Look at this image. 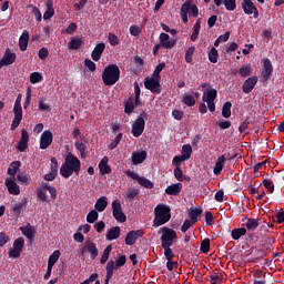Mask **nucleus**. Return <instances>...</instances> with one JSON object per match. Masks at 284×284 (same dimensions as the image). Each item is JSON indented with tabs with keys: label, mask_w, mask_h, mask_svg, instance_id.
Masks as SVG:
<instances>
[{
	"label": "nucleus",
	"mask_w": 284,
	"mask_h": 284,
	"mask_svg": "<svg viewBox=\"0 0 284 284\" xmlns=\"http://www.w3.org/2000/svg\"><path fill=\"white\" fill-rule=\"evenodd\" d=\"M81 172V160L72 154V152L68 153L64 159V163L60 168V174L63 179H70L73 174L79 176Z\"/></svg>",
	"instance_id": "obj_1"
},
{
	"label": "nucleus",
	"mask_w": 284,
	"mask_h": 284,
	"mask_svg": "<svg viewBox=\"0 0 284 284\" xmlns=\"http://www.w3.org/2000/svg\"><path fill=\"white\" fill-rule=\"evenodd\" d=\"M172 219V209L170 205L160 203L154 209L153 227H161Z\"/></svg>",
	"instance_id": "obj_2"
},
{
	"label": "nucleus",
	"mask_w": 284,
	"mask_h": 284,
	"mask_svg": "<svg viewBox=\"0 0 284 284\" xmlns=\"http://www.w3.org/2000/svg\"><path fill=\"white\" fill-rule=\"evenodd\" d=\"M121 79V70L116 64H109L102 72V81L104 85H116V82Z\"/></svg>",
	"instance_id": "obj_3"
},
{
	"label": "nucleus",
	"mask_w": 284,
	"mask_h": 284,
	"mask_svg": "<svg viewBox=\"0 0 284 284\" xmlns=\"http://www.w3.org/2000/svg\"><path fill=\"white\" fill-rule=\"evenodd\" d=\"M160 232L162 233L160 241H161V247H172L174 245V239H176V231L163 226L160 229Z\"/></svg>",
	"instance_id": "obj_4"
},
{
	"label": "nucleus",
	"mask_w": 284,
	"mask_h": 284,
	"mask_svg": "<svg viewBox=\"0 0 284 284\" xmlns=\"http://www.w3.org/2000/svg\"><path fill=\"white\" fill-rule=\"evenodd\" d=\"M159 39L160 43L153 47V54H159V50H161V48H163V50H172V48L176 45V39L170 38V34L168 33L162 32Z\"/></svg>",
	"instance_id": "obj_5"
},
{
	"label": "nucleus",
	"mask_w": 284,
	"mask_h": 284,
	"mask_svg": "<svg viewBox=\"0 0 284 284\" xmlns=\"http://www.w3.org/2000/svg\"><path fill=\"white\" fill-rule=\"evenodd\" d=\"M111 207L113 217L118 223H125V221H128V216L123 212V206H121V201L119 199L112 202Z\"/></svg>",
	"instance_id": "obj_6"
},
{
	"label": "nucleus",
	"mask_w": 284,
	"mask_h": 284,
	"mask_svg": "<svg viewBox=\"0 0 284 284\" xmlns=\"http://www.w3.org/2000/svg\"><path fill=\"white\" fill-rule=\"evenodd\" d=\"M144 88L150 90L153 94H161V79L160 78H145Z\"/></svg>",
	"instance_id": "obj_7"
},
{
	"label": "nucleus",
	"mask_w": 284,
	"mask_h": 284,
	"mask_svg": "<svg viewBox=\"0 0 284 284\" xmlns=\"http://www.w3.org/2000/svg\"><path fill=\"white\" fill-rule=\"evenodd\" d=\"M23 245H26V240H23V237L14 240L13 248L8 253L9 258H19L21 256V252H23Z\"/></svg>",
	"instance_id": "obj_8"
},
{
	"label": "nucleus",
	"mask_w": 284,
	"mask_h": 284,
	"mask_svg": "<svg viewBox=\"0 0 284 284\" xmlns=\"http://www.w3.org/2000/svg\"><path fill=\"white\" fill-rule=\"evenodd\" d=\"M242 10L244 14L252 16L253 19H258V8H256V4L252 0H242Z\"/></svg>",
	"instance_id": "obj_9"
},
{
	"label": "nucleus",
	"mask_w": 284,
	"mask_h": 284,
	"mask_svg": "<svg viewBox=\"0 0 284 284\" xmlns=\"http://www.w3.org/2000/svg\"><path fill=\"white\" fill-rule=\"evenodd\" d=\"M145 116V112H143L133 123L132 125V134L135 138L141 136V134H143L144 130H145V119L143 118Z\"/></svg>",
	"instance_id": "obj_10"
},
{
	"label": "nucleus",
	"mask_w": 284,
	"mask_h": 284,
	"mask_svg": "<svg viewBox=\"0 0 284 284\" xmlns=\"http://www.w3.org/2000/svg\"><path fill=\"white\" fill-rule=\"evenodd\" d=\"M202 88H210L209 90L203 92L202 101L204 103H210L216 100V97H219V92L216 89H212V85L209 83H203Z\"/></svg>",
	"instance_id": "obj_11"
},
{
	"label": "nucleus",
	"mask_w": 284,
	"mask_h": 284,
	"mask_svg": "<svg viewBox=\"0 0 284 284\" xmlns=\"http://www.w3.org/2000/svg\"><path fill=\"white\" fill-rule=\"evenodd\" d=\"M52 141H54V135L52 134V131L45 130L42 132L40 136V150H48L50 145H52Z\"/></svg>",
	"instance_id": "obj_12"
},
{
	"label": "nucleus",
	"mask_w": 284,
	"mask_h": 284,
	"mask_svg": "<svg viewBox=\"0 0 284 284\" xmlns=\"http://www.w3.org/2000/svg\"><path fill=\"white\" fill-rule=\"evenodd\" d=\"M262 62H263L262 79L263 81H270V79H272V74L274 73V67L272 65V61L267 58H264Z\"/></svg>",
	"instance_id": "obj_13"
},
{
	"label": "nucleus",
	"mask_w": 284,
	"mask_h": 284,
	"mask_svg": "<svg viewBox=\"0 0 284 284\" xmlns=\"http://www.w3.org/2000/svg\"><path fill=\"white\" fill-rule=\"evenodd\" d=\"M59 174V161L57 158H51V169L50 172L44 174V181H54Z\"/></svg>",
	"instance_id": "obj_14"
},
{
	"label": "nucleus",
	"mask_w": 284,
	"mask_h": 284,
	"mask_svg": "<svg viewBox=\"0 0 284 284\" xmlns=\"http://www.w3.org/2000/svg\"><path fill=\"white\" fill-rule=\"evenodd\" d=\"M256 83H258V78L256 75L247 78L242 87L244 94H250V92L256 88Z\"/></svg>",
	"instance_id": "obj_15"
},
{
	"label": "nucleus",
	"mask_w": 284,
	"mask_h": 284,
	"mask_svg": "<svg viewBox=\"0 0 284 284\" xmlns=\"http://www.w3.org/2000/svg\"><path fill=\"white\" fill-rule=\"evenodd\" d=\"M145 159H148V151H134L131 155L132 165H141Z\"/></svg>",
	"instance_id": "obj_16"
},
{
	"label": "nucleus",
	"mask_w": 284,
	"mask_h": 284,
	"mask_svg": "<svg viewBox=\"0 0 284 284\" xmlns=\"http://www.w3.org/2000/svg\"><path fill=\"white\" fill-rule=\"evenodd\" d=\"M141 236H143V232L140 230L130 231L125 236V245H134Z\"/></svg>",
	"instance_id": "obj_17"
},
{
	"label": "nucleus",
	"mask_w": 284,
	"mask_h": 284,
	"mask_svg": "<svg viewBox=\"0 0 284 284\" xmlns=\"http://www.w3.org/2000/svg\"><path fill=\"white\" fill-rule=\"evenodd\" d=\"M103 52H105V43L100 42L94 47V49L91 53L92 60L93 61H101V57H103Z\"/></svg>",
	"instance_id": "obj_18"
},
{
	"label": "nucleus",
	"mask_w": 284,
	"mask_h": 284,
	"mask_svg": "<svg viewBox=\"0 0 284 284\" xmlns=\"http://www.w3.org/2000/svg\"><path fill=\"white\" fill-rule=\"evenodd\" d=\"M181 190H183L182 183L171 184L165 189V194L169 196H179L181 194Z\"/></svg>",
	"instance_id": "obj_19"
},
{
	"label": "nucleus",
	"mask_w": 284,
	"mask_h": 284,
	"mask_svg": "<svg viewBox=\"0 0 284 284\" xmlns=\"http://www.w3.org/2000/svg\"><path fill=\"white\" fill-rule=\"evenodd\" d=\"M4 183L7 185L9 194H13L14 196H19V194H21V190L17 185V182L11 179H7Z\"/></svg>",
	"instance_id": "obj_20"
},
{
	"label": "nucleus",
	"mask_w": 284,
	"mask_h": 284,
	"mask_svg": "<svg viewBox=\"0 0 284 284\" xmlns=\"http://www.w3.org/2000/svg\"><path fill=\"white\" fill-rule=\"evenodd\" d=\"M1 61L4 65H12L17 61V53H12L10 49H7Z\"/></svg>",
	"instance_id": "obj_21"
},
{
	"label": "nucleus",
	"mask_w": 284,
	"mask_h": 284,
	"mask_svg": "<svg viewBox=\"0 0 284 284\" xmlns=\"http://www.w3.org/2000/svg\"><path fill=\"white\" fill-rule=\"evenodd\" d=\"M29 41H30V33L24 30L19 39V48H20L21 52H26V50H28Z\"/></svg>",
	"instance_id": "obj_22"
},
{
	"label": "nucleus",
	"mask_w": 284,
	"mask_h": 284,
	"mask_svg": "<svg viewBox=\"0 0 284 284\" xmlns=\"http://www.w3.org/2000/svg\"><path fill=\"white\" fill-rule=\"evenodd\" d=\"M87 252H89L92 261L99 256V248L97 247V244L91 240H87Z\"/></svg>",
	"instance_id": "obj_23"
},
{
	"label": "nucleus",
	"mask_w": 284,
	"mask_h": 284,
	"mask_svg": "<svg viewBox=\"0 0 284 284\" xmlns=\"http://www.w3.org/2000/svg\"><path fill=\"white\" fill-rule=\"evenodd\" d=\"M110 160L108 156H104L100 162H99V170L101 174H112V168L108 164Z\"/></svg>",
	"instance_id": "obj_24"
},
{
	"label": "nucleus",
	"mask_w": 284,
	"mask_h": 284,
	"mask_svg": "<svg viewBox=\"0 0 284 284\" xmlns=\"http://www.w3.org/2000/svg\"><path fill=\"white\" fill-rule=\"evenodd\" d=\"M45 6L47 10L43 13V19L44 21H48L54 17V3L52 2V0H48L45 2Z\"/></svg>",
	"instance_id": "obj_25"
},
{
	"label": "nucleus",
	"mask_w": 284,
	"mask_h": 284,
	"mask_svg": "<svg viewBox=\"0 0 284 284\" xmlns=\"http://www.w3.org/2000/svg\"><path fill=\"white\" fill-rule=\"evenodd\" d=\"M121 236V227L115 226V227H111L108 232H106V241H116V239H119Z\"/></svg>",
	"instance_id": "obj_26"
},
{
	"label": "nucleus",
	"mask_w": 284,
	"mask_h": 284,
	"mask_svg": "<svg viewBox=\"0 0 284 284\" xmlns=\"http://www.w3.org/2000/svg\"><path fill=\"white\" fill-rule=\"evenodd\" d=\"M223 168H225V155H221L217 158L214 169H213V173L219 176V174H221V172H223Z\"/></svg>",
	"instance_id": "obj_27"
},
{
	"label": "nucleus",
	"mask_w": 284,
	"mask_h": 284,
	"mask_svg": "<svg viewBox=\"0 0 284 284\" xmlns=\"http://www.w3.org/2000/svg\"><path fill=\"white\" fill-rule=\"evenodd\" d=\"M14 118L11 123V130H17L23 120V112L21 111H13Z\"/></svg>",
	"instance_id": "obj_28"
},
{
	"label": "nucleus",
	"mask_w": 284,
	"mask_h": 284,
	"mask_svg": "<svg viewBox=\"0 0 284 284\" xmlns=\"http://www.w3.org/2000/svg\"><path fill=\"white\" fill-rule=\"evenodd\" d=\"M95 211L97 212H105V207H108V197L101 196L95 202Z\"/></svg>",
	"instance_id": "obj_29"
},
{
	"label": "nucleus",
	"mask_w": 284,
	"mask_h": 284,
	"mask_svg": "<svg viewBox=\"0 0 284 284\" xmlns=\"http://www.w3.org/2000/svg\"><path fill=\"white\" fill-rule=\"evenodd\" d=\"M26 205H28V200L27 199L22 200L19 203L13 204L12 205L13 214L16 216H21V212H23V207H26Z\"/></svg>",
	"instance_id": "obj_30"
},
{
	"label": "nucleus",
	"mask_w": 284,
	"mask_h": 284,
	"mask_svg": "<svg viewBox=\"0 0 284 284\" xmlns=\"http://www.w3.org/2000/svg\"><path fill=\"white\" fill-rule=\"evenodd\" d=\"M202 214H203V209L201 206L191 209V211L189 212V216L193 223H197L199 216H201Z\"/></svg>",
	"instance_id": "obj_31"
},
{
	"label": "nucleus",
	"mask_w": 284,
	"mask_h": 284,
	"mask_svg": "<svg viewBox=\"0 0 284 284\" xmlns=\"http://www.w3.org/2000/svg\"><path fill=\"white\" fill-rule=\"evenodd\" d=\"M19 168H21V161H13L10 163L7 173L9 174V176H17Z\"/></svg>",
	"instance_id": "obj_32"
},
{
	"label": "nucleus",
	"mask_w": 284,
	"mask_h": 284,
	"mask_svg": "<svg viewBox=\"0 0 284 284\" xmlns=\"http://www.w3.org/2000/svg\"><path fill=\"white\" fill-rule=\"evenodd\" d=\"M20 232H22L23 236L29 239V241H32L34 239L36 231L31 225L29 226H20Z\"/></svg>",
	"instance_id": "obj_33"
},
{
	"label": "nucleus",
	"mask_w": 284,
	"mask_h": 284,
	"mask_svg": "<svg viewBox=\"0 0 284 284\" xmlns=\"http://www.w3.org/2000/svg\"><path fill=\"white\" fill-rule=\"evenodd\" d=\"M83 45V40L73 37L71 40L68 42V48L69 50H79Z\"/></svg>",
	"instance_id": "obj_34"
},
{
	"label": "nucleus",
	"mask_w": 284,
	"mask_h": 284,
	"mask_svg": "<svg viewBox=\"0 0 284 284\" xmlns=\"http://www.w3.org/2000/svg\"><path fill=\"white\" fill-rule=\"evenodd\" d=\"M261 223L256 219H246L245 227L248 232H254L258 229Z\"/></svg>",
	"instance_id": "obj_35"
},
{
	"label": "nucleus",
	"mask_w": 284,
	"mask_h": 284,
	"mask_svg": "<svg viewBox=\"0 0 284 284\" xmlns=\"http://www.w3.org/2000/svg\"><path fill=\"white\" fill-rule=\"evenodd\" d=\"M182 103H184V105H187L189 108H194V105H196V99L190 93H184L182 98Z\"/></svg>",
	"instance_id": "obj_36"
},
{
	"label": "nucleus",
	"mask_w": 284,
	"mask_h": 284,
	"mask_svg": "<svg viewBox=\"0 0 284 284\" xmlns=\"http://www.w3.org/2000/svg\"><path fill=\"white\" fill-rule=\"evenodd\" d=\"M247 234V229L241 227V229H233L231 232V236L233 241H239L242 236H245Z\"/></svg>",
	"instance_id": "obj_37"
},
{
	"label": "nucleus",
	"mask_w": 284,
	"mask_h": 284,
	"mask_svg": "<svg viewBox=\"0 0 284 284\" xmlns=\"http://www.w3.org/2000/svg\"><path fill=\"white\" fill-rule=\"evenodd\" d=\"M182 159L190 161L192 159V145L190 144H184L182 146L181 155Z\"/></svg>",
	"instance_id": "obj_38"
},
{
	"label": "nucleus",
	"mask_w": 284,
	"mask_h": 284,
	"mask_svg": "<svg viewBox=\"0 0 284 284\" xmlns=\"http://www.w3.org/2000/svg\"><path fill=\"white\" fill-rule=\"evenodd\" d=\"M60 256H61V251L55 250V251L49 256L48 265L51 266V267H54V265H57V262L59 261Z\"/></svg>",
	"instance_id": "obj_39"
},
{
	"label": "nucleus",
	"mask_w": 284,
	"mask_h": 284,
	"mask_svg": "<svg viewBox=\"0 0 284 284\" xmlns=\"http://www.w3.org/2000/svg\"><path fill=\"white\" fill-rule=\"evenodd\" d=\"M222 116L224 119H230V116H232V102L227 101L223 104Z\"/></svg>",
	"instance_id": "obj_40"
},
{
	"label": "nucleus",
	"mask_w": 284,
	"mask_h": 284,
	"mask_svg": "<svg viewBox=\"0 0 284 284\" xmlns=\"http://www.w3.org/2000/svg\"><path fill=\"white\" fill-rule=\"evenodd\" d=\"M134 99L135 108L141 106V87H139V82L134 83Z\"/></svg>",
	"instance_id": "obj_41"
},
{
	"label": "nucleus",
	"mask_w": 284,
	"mask_h": 284,
	"mask_svg": "<svg viewBox=\"0 0 284 284\" xmlns=\"http://www.w3.org/2000/svg\"><path fill=\"white\" fill-rule=\"evenodd\" d=\"M141 191H139V189H129L125 193H124V197L129 199V201H134V199H136V196H139Z\"/></svg>",
	"instance_id": "obj_42"
},
{
	"label": "nucleus",
	"mask_w": 284,
	"mask_h": 284,
	"mask_svg": "<svg viewBox=\"0 0 284 284\" xmlns=\"http://www.w3.org/2000/svg\"><path fill=\"white\" fill-rule=\"evenodd\" d=\"M207 57L211 63H219V50L216 48L212 47Z\"/></svg>",
	"instance_id": "obj_43"
},
{
	"label": "nucleus",
	"mask_w": 284,
	"mask_h": 284,
	"mask_svg": "<svg viewBox=\"0 0 284 284\" xmlns=\"http://www.w3.org/2000/svg\"><path fill=\"white\" fill-rule=\"evenodd\" d=\"M199 32H201V20H197L193 26L191 41H196V39H199Z\"/></svg>",
	"instance_id": "obj_44"
},
{
	"label": "nucleus",
	"mask_w": 284,
	"mask_h": 284,
	"mask_svg": "<svg viewBox=\"0 0 284 284\" xmlns=\"http://www.w3.org/2000/svg\"><path fill=\"white\" fill-rule=\"evenodd\" d=\"M99 221V211L91 210L87 215V223H97Z\"/></svg>",
	"instance_id": "obj_45"
},
{
	"label": "nucleus",
	"mask_w": 284,
	"mask_h": 284,
	"mask_svg": "<svg viewBox=\"0 0 284 284\" xmlns=\"http://www.w3.org/2000/svg\"><path fill=\"white\" fill-rule=\"evenodd\" d=\"M112 253V245H108L104 251H103V254H102V257L100 260V263L102 265H105V263H108V258H110V254Z\"/></svg>",
	"instance_id": "obj_46"
},
{
	"label": "nucleus",
	"mask_w": 284,
	"mask_h": 284,
	"mask_svg": "<svg viewBox=\"0 0 284 284\" xmlns=\"http://www.w3.org/2000/svg\"><path fill=\"white\" fill-rule=\"evenodd\" d=\"M239 73L241 74V77H243L244 79L246 77H251L252 75V65L246 64V65H242L239 70Z\"/></svg>",
	"instance_id": "obj_47"
},
{
	"label": "nucleus",
	"mask_w": 284,
	"mask_h": 284,
	"mask_svg": "<svg viewBox=\"0 0 284 284\" xmlns=\"http://www.w3.org/2000/svg\"><path fill=\"white\" fill-rule=\"evenodd\" d=\"M41 81H43V74H41L40 72H32L30 74V83H32L33 85L36 83H41Z\"/></svg>",
	"instance_id": "obj_48"
},
{
	"label": "nucleus",
	"mask_w": 284,
	"mask_h": 284,
	"mask_svg": "<svg viewBox=\"0 0 284 284\" xmlns=\"http://www.w3.org/2000/svg\"><path fill=\"white\" fill-rule=\"evenodd\" d=\"M196 51V48H194V47H190V48H187L186 50H185V57H184V59H185V61L187 62V63H192V61H193V57H194V52Z\"/></svg>",
	"instance_id": "obj_49"
},
{
	"label": "nucleus",
	"mask_w": 284,
	"mask_h": 284,
	"mask_svg": "<svg viewBox=\"0 0 284 284\" xmlns=\"http://www.w3.org/2000/svg\"><path fill=\"white\" fill-rule=\"evenodd\" d=\"M142 187H145L146 190H152V187H154V183H152V181H150L146 178H140L139 182H138Z\"/></svg>",
	"instance_id": "obj_50"
},
{
	"label": "nucleus",
	"mask_w": 284,
	"mask_h": 284,
	"mask_svg": "<svg viewBox=\"0 0 284 284\" xmlns=\"http://www.w3.org/2000/svg\"><path fill=\"white\" fill-rule=\"evenodd\" d=\"M37 196L40 201H43L44 203H50V199H48V191L43 189H38Z\"/></svg>",
	"instance_id": "obj_51"
},
{
	"label": "nucleus",
	"mask_w": 284,
	"mask_h": 284,
	"mask_svg": "<svg viewBox=\"0 0 284 284\" xmlns=\"http://www.w3.org/2000/svg\"><path fill=\"white\" fill-rule=\"evenodd\" d=\"M200 251L202 252V254H207V252H210V239H204L201 242Z\"/></svg>",
	"instance_id": "obj_52"
},
{
	"label": "nucleus",
	"mask_w": 284,
	"mask_h": 284,
	"mask_svg": "<svg viewBox=\"0 0 284 284\" xmlns=\"http://www.w3.org/2000/svg\"><path fill=\"white\" fill-rule=\"evenodd\" d=\"M134 105H136V103L133 102L132 100H129L128 102H125L124 104L125 114H132L134 112Z\"/></svg>",
	"instance_id": "obj_53"
},
{
	"label": "nucleus",
	"mask_w": 284,
	"mask_h": 284,
	"mask_svg": "<svg viewBox=\"0 0 284 284\" xmlns=\"http://www.w3.org/2000/svg\"><path fill=\"white\" fill-rule=\"evenodd\" d=\"M121 139H123V133H119L114 140L109 144V150H114L121 143Z\"/></svg>",
	"instance_id": "obj_54"
},
{
	"label": "nucleus",
	"mask_w": 284,
	"mask_h": 284,
	"mask_svg": "<svg viewBox=\"0 0 284 284\" xmlns=\"http://www.w3.org/2000/svg\"><path fill=\"white\" fill-rule=\"evenodd\" d=\"M74 146L79 150L81 158L85 159V150H88V146L83 142H75Z\"/></svg>",
	"instance_id": "obj_55"
},
{
	"label": "nucleus",
	"mask_w": 284,
	"mask_h": 284,
	"mask_svg": "<svg viewBox=\"0 0 284 284\" xmlns=\"http://www.w3.org/2000/svg\"><path fill=\"white\" fill-rule=\"evenodd\" d=\"M39 110L40 112H51L52 108H50V104L45 103L43 101V98L39 99Z\"/></svg>",
	"instance_id": "obj_56"
},
{
	"label": "nucleus",
	"mask_w": 284,
	"mask_h": 284,
	"mask_svg": "<svg viewBox=\"0 0 284 284\" xmlns=\"http://www.w3.org/2000/svg\"><path fill=\"white\" fill-rule=\"evenodd\" d=\"M224 7L229 12L236 10V0H224Z\"/></svg>",
	"instance_id": "obj_57"
},
{
	"label": "nucleus",
	"mask_w": 284,
	"mask_h": 284,
	"mask_svg": "<svg viewBox=\"0 0 284 284\" xmlns=\"http://www.w3.org/2000/svg\"><path fill=\"white\" fill-rule=\"evenodd\" d=\"M262 185L271 193L274 194V182L268 179H264Z\"/></svg>",
	"instance_id": "obj_58"
},
{
	"label": "nucleus",
	"mask_w": 284,
	"mask_h": 284,
	"mask_svg": "<svg viewBox=\"0 0 284 284\" xmlns=\"http://www.w3.org/2000/svg\"><path fill=\"white\" fill-rule=\"evenodd\" d=\"M164 68H165V62H161L159 65L155 67V70L153 72L155 79H161V72H163Z\"/></svg>",
	"instance_id": "obj_59"
},
{
	"label": "nucleus",
	"mask_w": 284,
	"mask_h": 284,
	"mask_svg": "<svg viewBox=\"0 0 284 284\" xmlns=\"http://www.w3.org/2000/svg\"><path fill=\"white\" fill-rule=\"evenodd\" d=\"M185 161L186 160L181 155H175L172 160V165H174V168H181V163H185Z\"/></svg>",
	"instance_id": "obj_60"
},
{
	"label": "nucleus",
	"mask_w": 284,
	"mask_h": 284,
	"mask_svg": "<svg viewBox=\"0 0 284 284\" xmlns=\"http://www.w3.org/2000/svg\"><path fill=\"white\" fill-rule=\"evenodd\" d=\"M13 112H23V108L21 106V94H19L16 99Z\"/></svg>",
	"instance_id": "obj_61"
},
{
	"label": "nucleus",
	"mask_w": 284,
	"mask_h": 284,
	"mask_svg": "<svg viewBox=\"0 0 284 284\" xmlns=\"http://www.w3.org/2000/svg\"><path fill=\"white\" fill-rule=\"evenodd\" d=\"M194 223L195 222H193L192 220H185L183 225L181 226V232L185 234V232H187V230H190V227H192Z\"/></svg>",
	"instance_id": "obj_62"
},
{
	"label": "nucleus",
	"mask_w": 284,
	"mask_h": 284,
	"mask_svg": "<svg viewBox=\"0 0 284 284\" xmlns=\"http://www.w3.org/2000/svg\"><path fill=\"white\" fill-rule=\"evenodd\" d=\"M251 121L250 118H246L239 126V132L241 134H243V132H245V130H247L248 125H250Z\"/></svg>",
	"instance_id": "obj_63"
},
{
	"label": "nucleus",
	"mask_w": 284,
	"mask_h": 284,
	"mask_svg": "<svg viewBox=\"0 0 284 284\" xmlns=\"http://www.w3.org/2000/svg\"><path fill=\"white\" fill-rule=\"evenodd\" d=\"M110 45H119V37L112 32L109 33Z\"/></svg>",
	"instance_id": "obj_64"
}]
</instances>
